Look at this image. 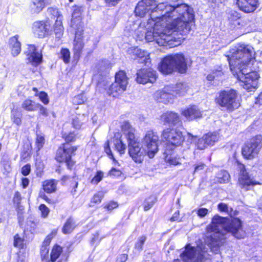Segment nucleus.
<instances>
[{
	"mask_svg": "<svg viewBox=\"0 0 262 262\" xmlns=\"http://www.w3.org/2000/svg\"><path fill=\"white\" fill-rule=\"evenodd\" d=\"M136 15L141 17L148 14L145 35L147 41H156L160 46L169 48L180 45L184 35L191 30L193 10L185 4L172 6L167 2L157 4L155 0H141L136 7Z\"/></svg>",
	"mask_w": 262,
	"mask_h": 262,
	"instance_id": "f257e3e1",
	"label": "nucleus"
},
{
	"mask_svg": "<svg viewBox=\"0 0 262 262\" xmlns=\"http://www.w3.org/2000/svg\"><path fill=\"white\" fill-rule=\"evenodd\" d=\"M226 217L215 215L212 218L211 223L206 227L205 241L214 253H217L219 248L224 243L226 232L231 233L238 239L243 238L246 235L238 219H233L229 223Z\"/></svg>",
	"mask_w": 262,
	"mask_h": 262,
	"instance_id": "f03ea898",
	"label": "nucleus"
},
{
	"mask_svg": "<svg viewBox=\"0 0 262 262\" xmlns=\"http://www.w3.org/2000/svg\"><path fill=\"white\" fill-rule=\"evenodd\" d=\"M123 136L128 143V151L133 160L137 163H141L147 154L144 146H141L139 140L135 135V129L127 122H124L122 126Z\"/></svg>",
	"mask_w": 262,
	"mask_h": 262,
	"instance_id": "7ed1b4c3",
	"label": "nucleus"
},
{
	"mask_svg": "<svg viewBox=\"0 0 262 262\" xmlns=\"http://www.w3.org/2000/svg\"><path fill=\"white\" fill-rule=\"evenodd\" d=\"M254 55V51L253 47L248 45H241L236 49H233L230 56H228L232 73H236L237 70L248 66Z\"/></svg>",
	"mask_w": 262,
	"mask_h": 262,
	"instance_id": "20e7f679",
	"label": "nucleus"
},
{
	"mask_svg": "<svg viewBox=\"0 0 262 262\" xmlns=\"http://www.w3.org/2000/svg\"><path fill=\"white\" fill-rule=\"evenodd\" d=\"M158 68L164 74H170L174 71L185 73L187 70L186 59L182 53L170 55L162 60Z\"/></svg>",
	"mask_w": 262,
	"mask_h": 262,
	"instance_id": "39448f33",
	"label": "nucleus"
},
{
	"mask_svg": "<svg viewBox=\"0 0 262 262\" xmlns=\"http://www.w3.org/2000/svg\"><path fill=\"white\" fill-rule=\"evenodd\" d=\"M215 102L220 106L228 112H232L240 105L238 94L236 91L233 89L220 91L216 96Z\"/></svg>",
	"mask_w": 262,
	"mask_h": 262,
	"instance_id": "423d86ee",
	"label": "nucleus"
},
{
	"mask_svg": "<svg viewBox=\"0 0 262 262\" xmlns=\"http://www.w3.org/2000/svg\"><path fill=\"white\" fill-rule=\"evenodd\" d=\"M237 79L243 83V88L252 91L257 86L259 76L255 71H252L249 66L243 67L237 70L236 73H232Z\"/></svg>",
	"mask_w": 262,
	"mask_h": 262,
	"instance_id": "0eeeda50",
	"label": "nucleus"
},
{
	"mask_svg": "<svg viewBox=\"0 0 262 262\" xmlns=\"http://www.w3.org/2000/svg\"><path fill=\"white\" fill-rule=\"evenodd\" d=\"M181 257L184 262H202L207 258V248L203 244L196 247L188 245Z\"/></svg>",
	"mask_w": 262,
	"mask_h": 262,
	"instance_id": "6e6552de",
	"label": "nucleus"
},
{
	"mask_svg": "<svg viewBox=\"0 0 262 262\" xmlns=\"http://www.w3.org/2000/svg\"><path fill=\"white\" fill-rule=\"evenodd\" d=\"M128 83V78L125 72L120 71L116 73L115 81L110 86L107 90V93L109 96L117 97L126 90Z\"/></svg>",
	"mask_w": 262,
	"mask_h": 262,
	"instance_id": "1a4fd4ad",
	"label": "nucleus"
},
{
	"mask_svg": "<svg viewBox=\"0 0 262 262\" xmlns=\"http://www.w3.org/2000/svg\"><path fill=\"white\" fill-rule=\"evenodd\" d=\"M158 143L159 137L157 134L151 130L147 132L142 139V144L150 158H153L158 151Z\"/></svg>",
	"mask_w": 262,
	"mask_h": 262,
	"instance_id": "9d476101",
	"label": "nucleus"
},
{
	"mask_svg": "<svg viewBox=\"0 0 262 262\" xmlns=\"http://www.w3.org/2000/svg\"><path fill=\"white\" fill-rule=\"evenodd\" d=\"M260 140L254 137L248 141L242 148L243 156L247 159H253L258 154L260 149Z\"/></svg>",
	"mask_w": 262,
	"mask_h": 262,
	"instance_id": "9b49d317",
	"label": "nucleus"
},
{
	"mask_svg": "<svg viewBox=\"0 0 262 262\" xmlns=\"http://www.w3.org/2000/svg\"><path fill=\"white\" fill-rule=\"evenodd\" d=\"M161 137L168 143L175 146L181 145L184 140L182 132L178 128H168L164 129Z\"/></svg>",
	"mask_w": 262,
	"mask_h": 262,
	"instance_id": "f8f14e48",
	"label": "nucleus"
},
{
	"mask_svg": "<svg viewBox=\"0 0 262 262\" xmlns=\"http://www.w3.org/2000/svg\"><path fill=\"white\" fill-rule=\"evenodd\" d=\"M77 150L76 147H67V145L64 144L62 147H60L56 152V160L59 162H66L68 167L72 166L73 165L71 158L72 154Z\"/></svg>",
	"mask_w": 262,
	"mask_h": 262,
	"instance_id": "ddd939ff",
	"label": "nucleus"
},
{
	"mask_svg": "<svg viewBox=\"0 0 262 262\" xmlns=\"http://www.w3.org/2000/svg\"><path fill=\"white\" fill-rule=\"evenodd\" d=\"M240 170L238 177V185L239 187L245 191L249 190L251 187L257 184V183L250 178L245 170L244 165H239Z\"/></svg>",
	"mask_w": 262,
	"mask_h": 262,
	"instance_id": "4468645a",
	"label": "nucleus"
},
{
	"mask_svg": "<svg viewBox=\"0 0 262 262\" xmlns=\"http://www.w3.org/2000/svg\"><path fill=\"white\" fill-rule=\"evenodd\" d=\"M156 72L151 69H141L137 73L136 81L138 83L145 84L154 83L156 81Z\"/></svg>",
	"mask_w": 262,
	"mask_h": 262,
	"instance_id": "2eb2a0df",
	"label": "nucleus"
},
{
	"mask_svg": "<svg viewBox=\"0 0 262 262\" xmlns=\"http://www.w3.org/2000/svg\"><path fill=\"white\" fill-rule=\"evenodd\" d=\"M172 90V86H165L162 90L158 91L155 93L156 99L159 102L164 103L170 102L175 97Z\"/></svg>",
	"mask_w": 262,
	"mask_h": 262,
	"instance_id": "dca6fc26",
	"label": "nucleus"
},
{
	"mask_svg": "<svg viewBox=\"0 0 262 262\" xmlns=\"http://www.w3.org/2000/svg\"><path fill=\"white\" fill-rule=\"evenodd\" d=\"M219 140V135L217 133H208L199 139L197 146L199 149L203 150L208 146H212Z\"/></svg>",
	"mask_w": 262,
	"mask_h": 262,
	"instance_id": "f3484780",
	"label": "nucleus"
},
{
	"mask_svg": "<svg viewBox=\"0 0 262 262\" xmlns=\"http://www.w3.org/2000/svg\"><path fill=\"white\" fill-rule=\"evenodd\" d=\"M236 5L242 11L250 13L257 9L259 4L258 0H236Z\"/></svg>",
	"mask_w": 262,
	"mask_h": 262,
	"instance_id": "a211bd4d",
	"label": "nucleus"
},
{
	"mask_svg": "<svg viewBox=\"0 0 262 262\" xmlns=\"http://www.w3.org/2000/svg\"><path fill=\"white\" fill-rule=\"evenodd\" d=\"M52 0H31L29 5V11L31 14L39 13Z\"/></svg>",
	"mask_w": 262,
	"mask_h": 262,
	"instance_id": "6ab92c4d",
	"label": "nucleus"
},
{
	"mask_svg": "<svg viewBox=\"0 0 262 262\" xmlns=\"http://www.w3.org/2000/svg\"><path fill=\"white\" fill-rule=\"evenodd\" d=\"M160 122L164 125H176L181 122L178 114L173 112L163 113L160 118Z\"/></svg>",
	"mask_w": 262,
	"mask_h": 262,
	"instance_id": "aec40b11",
	"label": "nucleus"
},
{
	"mask_svg": "<svg viewBox=\"0 0 262 262\" xmlns=\"http://www.w3.org/2000/svg\"><path fill=\"white\" fill-rule=\"evenodd\" d=\"M27 54L29 61L32 62L33 65H37L40 63L42 55L40 53L36 51L34 45H30L28 46Z\"/></svg>",
	"mask_w": 262,
	"mask_h": 262,
	"instance_id": "412c9836",
	"label": "nucleus"
},
{
	"mask_svg": "<svg viewBox=\"0 0 262 262\" xmlns=\"http://www.w3.org/2000/svg\"><path fill=\"white\" fill-rule=\"evenodd\" d=\"M84 47V43L82 39L81 31H77L73 43V52L74 56L79 58Z\"/></svg>",
	"mask_w": 262,
	"mask_h": 262,
	"instance_id": "4be33fe9",
	"label": "nucleus"
},
{
	"mask_svg": "<svg viewBox=\"0 0 262 262\" xmlns=\"http://www.w3.org/2000/svg\"><path fill=\"white\" fill-rule=\"evenodd\" d=\"M32 29L34 34L39 37L45 36L49 29L48 25L43 21L35 22Z\"/></svg>",
	"mask_w": 262,
	"mask_h": 262,
	"instance_id": "5701e85b",
	"label": "nucleus"
},
{
	"mask_svg": "<svg viewBox=\"0 0 262 262\" xmlns=\"http://www.w3.org/2000/svg\"><path fill=\"white\" fill-rule=\"evenodd\" d=\"M182 114L188 120H193L202 117L201 112L195 105L190 106L182 111Z\"/></svg>",
	"mask_w": 262,
	"mask_h": 262,
	"instance_id": "b1692460",
	"label": "nucleus"
},
{
	"mask_svg": "<svg viewBox=\"0 0 262 262\" xmlns=\"http://www.w3.org/2000/svg\"><path fill=\"white\" fill-rule=\"evenodd\" d=\"M127 53L130 55L133 59H136L137 58H139L142 59L141 62H145L148 59L147 57L148 55L144 51H142L138 47H131L127 50Z\"/></svg>",
	"mask_w": 262,
	"mask_h": 262,
	"instance_id": "393cba45",
	"label": "nucleus"
},
{
	"mask_svg": "<svg viewBox=\"0 0 262 262\" xmlns=\"http://www.w3.org/2000/svg\"><path fill=\"white\" fill-rule=\"evenodd\" d=\"M18 35H16L10 38L9 40V47L14 57L17 56L21 51V44L18 41Z\"/></svg>",
	"mask_w": 262,
	"mask_h": 262,
	"instance_id": "a878e982",
	"label": "nucleus"
},
{
	"mask_svg": "<svg viewBox=\"0 0 262 262\" xmlns=\"http://www.w3.org/2000/svg\"><path fill=\"white\" fill-rule=\"evenodd\" d=\"M76 226V222L74 219L69 217L64 223L62 228V231L65 234L71 233L74 230Z\"/></svg>",
	"mask_w": 262,
	"mask_h": 262,
	"instance_id": "bb28decb",
	"label": "nucleus"
},
{
	"mask_svg": "<svg viewBox=\"0 0 262 262\" xmlns=\"http://www.w3.org/2000/svg\"><path fill=\"white\" fill-rule=\"evenodd\" d=\"M38 103H36L34 101L27 99L24 100L21 103V107L26 111L29 112H34L37 110V106Z\"/></svg>",
	"mask_w": 262,
	"mask_h": 262,
	"instance_id": "cd10ccee",
	"label": "nucleus"
},
{
	"mask_svg": "<svg viewBox=\"0 0 262 262\" xmlns=\"http://www.w3.org/2000/svg\"><path fill=\"white\" fill-rule=\"evenodd\" d=\"M57 182L54 180L45 181L43 183V187L45 191L47 193L55 192L56 190Z\"/></svg>",
	"mask_w": 262,
	"mask_h": 262,
	"instance_id": "c85d7f7f",
	"label": "nucleus"
},
{
	"mask_svg": "<svg viewBox=\"0 0 262 262\" xmlns=\"http://www.w3.org/2000/svg\"><path fill=\"white\" fill-rule=\"evenodd\" d=\"M172 90L175 96L176 95L181 96L184 95L187 92L188 87L185 84L179 83L177 84L174 86H172Z\"/></svg>",
	"mask_w": 262,
	"mask_h": 262,
	"instance_id": "c756f323",
	"label": "nucleus"
},
{
	"mask_svg": "<svg viewBox=\"0 0 262 262\" xmlns=\"http://www.w3.org/2000/svg\"><path fill=\"white\" fill-rule=\"evenodd\" d=\"M83 10V7L81 6H75L73 8V12L72 16V25L74 26L76 24V21H80V16Z\"/></svg>",
	"mask_w": 262,
	"mask_h": 262,
	"instance_id": "7c9ffc66",
	"label": "nucleus"
},
{
	"mask_svg": "<svg viewBox=\"0 0 262 262\" xmlns=\"http://www.w3.org/2000/svg\"><path fill=\"white\" fill-rule=\"evenodd\" d=\"M230 178V175L227 171L221 170L217 173L215 181L221 184L226 183L229 181Z\"/></svg>",
	"mask_w": 262,
	"mask_h": 262,
	"instance_id": "2f4dec72",
	"label": "nucleus"
},
{
	"mask_svg": "<svg viewBox=\"0 0 262 262\" xmlns=\"http://www.w3.org/2000/svg\"><path fill=\"white\" fill-rule=\"evenodd\" d=\"M123 140V136H122L119 139H116L115 142L114 143L116 150L120 155L124 154L126 149V144Z\"/></svg>",
	"mask_w": 262,
	"mask_h": 262,
	"instance_id": "473e14b6",
	"label": "nucleus"
},
{
	"mask_svg": "<svg viewBox=\"0 0 262 262\" xmlns=\"http://www.w3.org/2000/svg\"><path fill=\"white\" fill-rule=\"evenodd\" d=\"M57 234V230H53L50 234L47 236L46 238L45 239L43 242V245L41 248V252H45L47 253L48 252V250L47 249V247L49 245L51 239L55 236Z\"/></svg>",
	"mask_w": 262,
	"mask_h": 262,
	"instance_id": "72a5a7b5",
	"label": "nucleus"
},
{
	"mask_svg": "<svg viewBox=\"0 0 262 262\" xmlns=\"http://www.w3.org/2000/svg\"><path fill=\"white\" fill-rule=\"evenodd\" d=\"M62 252V248L58 245H55L50 253V260L55 262Z\"/></svg>",
	"mask_w": 262,
	"mask_h": 262,
	"instance_id": "f704fd0d",
	"label": "nucleus"
},
{
	"mask_svg": "<svg viewBox=\"0 0 262 262\" xmlns=\"http://www.w3.org/2000/svg\"><path fill=\"white\" fill-rule=\"evenodd\" d=\"M62 21L61 20H56V25L57 26L54 29V32L56 37L60 38L63 35V28L61 25Z\"/></svg>",
	"mask_w": 262,
	"mask_h": 262,
	"instance_id": "c9c22d12",
	"label": "nucleus"
},
{
	"mask_svg": "<svg viewBox=\"0 0 262 262\" xmlns=\"http://www.w3.org/2000/svg\"><path fill=\"white\" fill-rule=\"evenodd\" d=\"M157 199L155 196H150L145 200L144 205L145 211L149 210L156 202Z\"/></svg>",
	"mask_w": 262,
	"mask_h": 262,
	"instance_id": "e433bc0d",
	"label": "nucleus"
},
{
	"mask_svg": "<svg viewBox=\"0 0 262 262\" xmlns=\"http://www.w3.org/2000/svg\"><path fill=\"white\" fill-rule=\"evenodd\" d=\"M147 237L146 236L142 235L139 237L138 241L135 245V249L138 251H141L143 249V246L146 241Z\"/></svg>",
	"mask_w": 262,
	"mask_h": 262,
	"instance_id": "4c0bfd02",
	"label": "nucleus"
},
{
	"mask_svg": "<svg viewBox=\"0 0 262 262\" xmlns=\"http://www.w3.org/2000/svg\"><path fill=\"white\" fill-rule=\"evenodd\" d=\"M11 119L13 123L19 125L21 123V114L18 112L17 110L12 111Z\"/></svg>",
	"mask_w": 262,
	"mask_h": 262,
	"instance_id": "58836bf2",
	"label": "nucleus"
},
{
	"mask_svg": "<svg viewBox=\"0 0 262 262\" xmlns=\"http://www.w3.org/2000/svg\"><path fill=\"white\" fill-rule=\"evenodd\" d=\"M60 57L65 63H69L70 59V52L69 49H62L60 51Z\"/></svg>",
	"mask_w": 262,
	"mask_h": 262,
	"instance_id": "ea45409f",
	"label": "nucleus"
},
{
	"mask_svg": "<svg viewBox=\"0 0 262 262\" xmlns=\"http://www.w3.org/2000/svg\"><path fill=\"white\" fill-rule=\"evenodd\" d=\"M105 152L107 154V155L110 157V158L113 159L114 164V165H119V163L114 158L110 146V142L108 141H106L104 145Z\"/></svg>",
	"mask_w": 262,
	"mask_h": 262,
	"instance_id": "a19ab883",
	"label": "nucleus"
},
{
	"mask_svg": "<svg viewBox=\"0 0 262 262\" xmlns=\"http://www.w3.org/2000/svg\"><path fill=\"white\" fill-rule=\"evenodd\" d=\"M103 198V194L102 192H99L95 194L91 199V204L90 206H93L92 204H99L101 202L102 198Z\"/></svg>",
	"mask_w": 262,
	"mask_h": 262,
	"instance_id": "79ce46f5",
	"label": "nucleus"
},
{
	"mask_svg": "<svg viewBox=\"0 0 262 262\" xmlns=\"http://www.w3.org/2000/svg\"><path fill=\"white\" fill-rule=\"evenodd\" d=\"M47 12L49 14L52 15L54 18H57L56 20H61V16L60 14L58 9L55 8H49L47 10Z\"/></svg>",
	"mask_w": 262,
	"mask_h": 262,
	"instance_id": "37998d69",
	"label": "nucleus"
},
{
	"mask_svg": "<svg viewBox=\"0 0 262 262\" xmlns=\"http://www.w3.org/2000/svg\"><path fill=\"white\" fill-rule=\"evenodd\" d=\"M103 176L104 174L102 171H98L94 177L91 180V184L95 185L97 184L102 180Z\"/></svg>",
	"mask_w": 262,
	"mask_h": 262,
	"instance_id": "c03bdc74",
	"label": "nucleus"
},
{
	"mask_svg": "<svg viewBox=\"0 0 262 262\" xmlns=\"http://www.w3.org/2000/svg\"><path fill=\"white\" fill-rule=\"evenodd\" d=\"M35 96H38L39 100L44 104H48L49 102V99L48 94L45 92H40L39 93L35 94Z\"/></svg>",
	"mask_w": 262,
	"mask_h": 262,
	"instance_id": "a18cd8bd",
	"label": "nucleus"
},
{
	"mask_svg": "<svg viewBox=\"0 0 262 262\" xmlns=\"http://www.w3.org/2000/svg\"><path fill=\"white\" fill-rule=\"evenodd\" d=\"M166 161L171 165H177L181 164L180 159L172 155L167 156Z\"/></svg>",
	"mask_w": 262,
	"mask_h": 262,
	"instance_id": "49530a36",
	"label": "nucleus"
},
{
	"mask_svg": "<svg viewBox=\"0 0 262 262\" xmlns=\"http://www.w3.org/2000/svg\"><path fill=\"white\" fill-rule=\"evenodd\" d=\"M14 246L19 248H23L24 246V239L18 234L14 237Z\"/></svg>",
	"mask_w": 262,
	"mask_h": 262,
	"instance_id": "de8ad7c7",
	"label": "nucleus"
},
{
	"mask_svg": "<svg viewBox=\"0 0 262 262\" xmlns=\"http://www.w3.org/2000/svg\"><path fill=\"white\" fill-rule=\"evenodd\" d=\"M45 143V138L41 135H37V137L36 139V146L37 148V150H39L43 146Z\"/></svg>",
	"mask_w": 262,
	"mask_h": 262,
	"instance_id": "09e8293b",
	"label": "nucleus"
},
{
	"mask_svg": "<svg viewBox=\"0 0 262 262\" xmlns=\"http://www.w3.org/2000/svg\"><path fill=\"white\" fill-rule=\"evenodd\" d=\"M85 100V98L83 95L80 94L74 97L73 99V102L75 104H82Z\"/></svg>",
	"mask_w": 262,
	"mask_h": 262,
	"instance_id": "8fccbe9b",
	"label": "nucleus"
},
{
	"mask_svg": "<svg viewBox=\"0 0 262 262\" xmlns=\"http://www.w3.org/2000/svg\"><path fill=\"white\" fill-rule=\"evenodd\" d=\"M195 211L200 217L203 218L208 213L209 210L205 208H200L195 210Z\"/></svg>",
	"mask_w": 262,
	"mask_h": 262,
	"instance_id": "3c124183",
	"label": "nucleus"
},
{
	"mask_svg": "<svg viewBox=\"0 0 262 262\" xmlns=\"http://www.w3.org/2000/svg\"><path fill=\"white\" fill-rule=\"evenodd\" d=\"M72 124L74 128L78 129L81 128L82 123L79 118L76 117L73 118Z\"/></svg>",
	"mask_w": 262,
	"mask_h": 262,
	"instance_id": "603ef678",
	"label": "nucleus"
},
{
	"mask_svg": "<svg viewBox=\"0 0 262 262\" xmlns=\"http://www.w3.org/2000/svg\"><path fill=\"white\" fill-rule=\"evenodd\" d=\"M39 210L41 211L42 216L43 217H46L50 212V209L45 204L40 205Z\"/></svg>",
	"mask_w": 262,
	"mask_h": 262,
	"instance_id": "864d4df0",
	"label": "nucleus"
},
{
	"mask_svg": "<svg viewBox=\"0 0 262 262\" xmlns=\"http://www.w3.org/2000/svg\"><path fill=\"white\" fill-rule=\"evenodd\" d=\"M121 174V171L115 168H112L108 172V175L114 178L118 177L120 176Z\"/></svg>",
	"mask_w": 262,
	"mask_h": 262,
	"instance_id": "5fc2aeb1",
	"label": "nucleus"
},
{
	"mask_svg": "<svg viewBox=\"0 0 262 262\" xmlns=\"http://www.w3.org/2000/svg\"><path fill=\"white\" fill-rule=\"evenodd\" d=\"M118 203L114 201H111L105 206V208L108 211L112 210L118 207Z\"/></svg>",
	"mask_w": 262,
	"mask_h": 262,
	"instance_id": "6e6d98bb",
	"label": "nucleus"
},
{
	"mask_svg": "<svg viewBox=\"0 0 262 262\" xmlns=\"http://www.w3.org/2000/svg\"><path fill=\"white\" fill-rule=\"evenodd\" d=\"M31 171V166L29 164H26L21 168V173L25 176H28Z\"/></svg>",
	"mask_w": 262,
	"mask_h": 262,
	"instance_id": "4d7b16f0",
	"label": "nucleus"
},
{
	"mask_svg": "<svg viewBox=\"0 0 262 262\" xmlns=\"http://www.w3.org/2000/svg\"><path fill=\"white\" fill-rule=\"evenodd\" d=\"M39 108V113L40 114L44 116H48V112L47 110V108L45 107H43L42 105L38 103V105L37 106V110Z\"/></svg>",
	"mask_w": 262,
	"mask_h": 262,
	"instance_id": "13d9d810",
	"label": "nucleus"
},
{
	"mask_svg": "<svg viewBox=\"0 0 262 262\" xmlns=\"http://www.w3.org/2000/svg\"><path fill=\"white\" fill-rule=\"evenodd\" d=\"M219 209L222 212H228L229 207L228 205L224 203H221L218 205Z\"/></svg>",
	"mask_w": 262,
	"mask_h": 262,
	"instance_id": "bf43d9fd",
	"label": "nucleus"
},
{
	"mask_svg": "<svg viewBox=\"0 0 262 262\" xmlns=\"http://www.w3.org/2000/svg\"><path fill=\"white\" fill-rule=\"evenodd\" d=\"M21 200V196L20 193L18 191L15 192L13 198L14 203L18 205L20 203Z\"/></svg>",
	"mask_w": 262,
	"mask_h": 262,
	"instance_id": "052dcab7",
	"label": "nucleus"
},
{
	"mask_svg": "<svg viewBox=\"0 0 262 262\" xmlns=\"http://www.w3.org/2000/svg\"><path fill=\"white\" fill-rule=\"evenodd\" d=\"M204 167L205 165L202 163H200L196 165L194 167L193 174H194V173L195 172H198L199 171L203 170L204 168Z\"/></svg>",
	"mask_w": 262,
	"mask_h": 262,
	"instance_id": "680f3d73",
	"label": "nucleus"
},
{
	"mask_svg": "<svg viewBox=\"0 0 262 262\" xmlns=\"http://www.w3.org/2000/svg\"><path fill=\"white\" fill-rule=\"evenodd\" d=\"M127 259V255L123 254L120 255L117 259L116 262H125Z\"/></svg>",
	"mask_w": 262,
	"mask_h": 262,
	"instance_id": "e2e57ef3",
	"label": "nucleus"
},
{
	"mask_svg": "<svg viewBox=\"0 0 262 262\" xmlns=\"http://www.w3.org/2000/svg\"><path fill=\"white\" fill-rule=\"evenodd\" d=\"M75 140V136L73 133L69 134L66 138L67 142H73Z\"/></svg>",
	"mask_w": 262,
	"mask_h": 262,
	"instance_id": "0e129e2a",
	"label": "nucleus"
},
{
	"mask_svg": "<svg viewBox=\"0 0 262 262\" xmlns=\"http://www.w3.org/2000/svg\"><path fill=\"white\" fill-rule=\"evenodd\" d=\"M29 184V180L26 178H23L21 179V185L23 188H26Z\"/></svg>",
	"mask_w": 262,
	"mask_h": 262,
	"instance_id": "69168bd1",
	"label": "nucleus"
},
{
	"mask_svg": "<svg viewBox=\"0 0 262 262\" xmlns=\"http://www.w3.org/2000/svg\"><path fill=\"white\" fill-rule=\"evenodd\" d=\"M179 212L178 211L176 212L173 216L170 218V221L174 222L176 221H177L179 219Z\"/></svg>",
	"mask_w": 262,
	"mask_h": 262,
	"instance_id": "338daca9",
	"label": "nucleus"
},
{
	"mask_svg": "<svg viewBox=\"0 0 262 262\" xmlns=\"http://www.w3.org/2000/svg\"><path fill=\"white\" fill-rule=\"evenodd\" d=\"M120 0H105L106 3L110 4L112 6H115L118 1Z\"/></svg>",
	"mask_w": 262,
	"mask_h": 262,
	"instance_id": "774afa93",
	"label": "nucleus"
}]
</instances>
